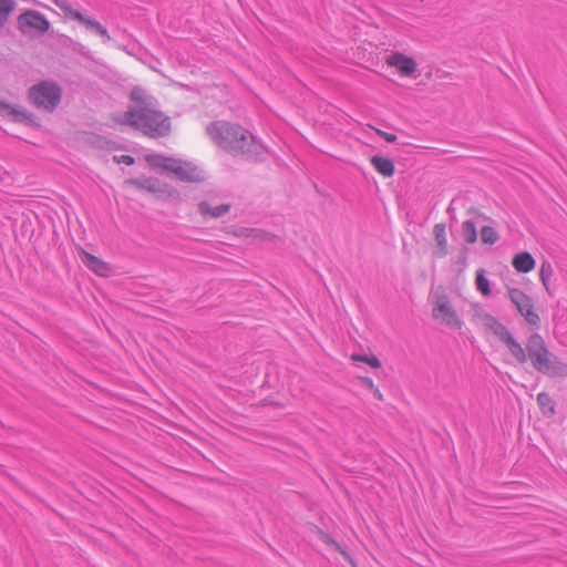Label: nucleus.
<instances>
[{
	"label": "nucleus",
	"instance_id": "f257e3e1",
	"mask_svg": "<svg viewBox=\"0 0 567 567\" xmlns=\"http://www.w3.org/2000/svg\"><path fill=\"white\" fill-rule=\"evenodd\" d=\"M130 101L131 105L125 112L112 116L114 124L133 127L151 138L166 137L172 133L171 117L159 109L156 99L145 89L133 87Z\"/></svg>",
	"mask_w": 567,
	"mask_h": 567
},
{
	"label": "nucleus",
	"instance_id": "f03ea898",
	"mask_svg": "<svg viewBox=\"0 0 567 567\" xmlns=\"http://www.w3.org/2000/svg\"><path fill=\"white\" fill-rule=\"evenodd\" d=\"M484 320L494 329L518 363L523 364L529 361L533 368L542 373H547L554 368L556 357L549 351L544 338L539 333L530 334L525 348H523L493 316L485 313Z\"/></svg>",
	"mask_w": 567,
	"mask_h": 567
},
{
	"label": "nucleus",
	"instance_id": "7ed1b4c3",
	"mask_svg": "<svg viewBox=\"0 0 567 567\" xmlns=\"http://www.w3.org/2000/svg\"><path fill=\"white\" fill-rule=\"evenodd\" d=\"M206 133L216 145L233 155L246 154L254 143V137L247 130L226 121L209 123Z\"/></svg>",
	"mask_w": 567,
	"mask_h": 567
},
{
	"label": "nucleus",
	"instance_id": "20e7f679",
	"mask_svg": "<svg viewBox=\"0 0 567 567\" xmlns=\"http://www.w3.org/2000/svg\"><path fill=\"white\" fill-rule=\"evenodd\" d=\"M384 64L391 73L403 80L415 81L421 76L417 59L403 51H391L384 58Z\"/></svg>",
	"mask_w": 567,
	"mask_h": 567
},
{
	"label": "nucleus",
	"instance_id": "39448f33",
	"mask_svg": "<svg viewBox=\"0 0 567 567\" xmlns=\"http://www.w3.org/2000/svg\"><path fill=\"white\" fill-rule=\"evenodd\" d=\"M431 316L435 322L452 330H461L463 320L453 306L451 299L445 296H436L432 301Z\"/></svg>",
	"mask_w": 567,
	"mask_h": 567
},
{
	"label": "nucleus",
	"instance_id": "423d86ee",
	"mask_svg": "<svg viewBox=\"0 0 567 567\" xmlns=\"http://www.w3.org/2000/svg\"><path fill=\"white\" fill-rule=\"evenodd\" d=\"M29 99L39 109L52 112L61 101V89L51 82H41L29 91Z\"/></svg>",
	"mask_w": 567,
	"mask_h": 567
},
{
	"label": "nucleus",
	"instance_id": "0eeeda50",
	"mask_svg": "<svg viewBox=\"0 0 567 567\" xmlns=\"http://www.w3.org/2000/svg\"><path fill=\"white\" fill-rule=\"evenodd\" d=\"M508 297L525 321L529 326L538 328L540 324V318L534 307L532 298L517 288L508 289Z\"/></svg>",
	"mask_w": 567,
	"mask_h": 567
},
{
	"label": "nucleus",
	"instance_id": "6e6552de",
	"mask_svg": "<svg viewBox=\"0 0 567 567\" xmlns=\"http://www.w3.org/2000/svg\"><path fill=\"white\" fill-rule=\"evenodd\" d=\"M18 29L23 34H44L50 29L49 20L39 11L27 10L18 19Z\"/></svg>",
	"mask_w": 567,
	"mask_h": 567
},
{
	"label": "nucleus",
	"instance_id": "1a4fd4ad",
	"mask_svg": "<svg viewBox=\"0 0 567 567\" xmlns=\"http://www.w3.org/2000/svg\"><path fill=\"white\" fill-rule=\"evenodd\" d=\"M168 172L183 182L193 183L202 179V172L196 165L177 158L173 159L172 165L168 166Z\"/></svg>",
	"mask_w": 567,
	"mask_h": 567
},
{
	"label": "nucleus",
	"instance_id": "9d476101",
	"mask_svg": "<svg viewBox=\"0 0 567 567\" xmlns=\"http://www.w3.org/2000/svg\"><path fill=\"white\" fill-rule=\"evenodd\" d=\"M64 12V14L81 24H83L85 28L95 31L99 33L102 38H104L105 41H110L111 37L107 32V30L96 20L84 17L81 12L71 9L70 7H62L61 8Z\"/></svg>",
	"mask_w": 567,
	"mask_h": 567
},
{
	"label": "nucleus",
	"instance_id": "9b49d317",
	"mask_svg": "<svg viewBox=\"0 0 567 567\" xmlns=\"http://www.w3.org/2000/svg\"><path fill=\"white\" fill-rule=\"evenodd\" d=\"M79 255L82 262L94 274L100 277H109L112 272V267L105 260L94 256L83 248L79 247Z\"/></svg>",
	"mask_w": 567,
	"mask_h": 567
},
{
	"label": "nucleus",
	"instance_id": "f8f14e48",
	"mask_svg": "<svg viewBox=\"0 0 567 567\" xmlns=\"http://www.w3.org/2000/svg\"><path fill=\"white\" fill-rule=\"evenodd\" d=\"M197 207H198V212H199L200 216L204 219L219 218V217L228 214L230 210L229 204H219V205L214 206L207 200H203V202L198 203Z\"/></svg>",
	"mask_w": 567,
	"mask_h": 567
},
{
	"label": "nucleus",
	"instance_id": "ddd939ff",
	"mask_svg": "<svg viewBox=\"0 0 567 567\" xmlns=\"http://www.w3.org/2000/svg\"><path fill=\"white\" fill-rule=\"evenodd\" d=\"M512 266L517 272L528 274L534 270L536 261L528 251H520L513 256Z\"/></svg>",
	"mask_w": 567,
	"mask_h": 567
},
{
	"label": "nucleus",
	"instance_id": "4468645a",
	"mask_svg": "<svg viewBox=\"0 0 567 567\" xmlns=\"http://www.w3.org/2000/svg\"><path fill=\"white\" fill-rule=\"evenodd\" d=\"M433 235L436 244L435 255L440 258L449 254V244L445 225L440 223L433 226Z\"/></svg>",
	"mask_w": 567,
	"mask_h": 567
},
{
	"label": "nucleus",
	"instance_id": "2eb2a0df",
	"mask_svg": "<svg viewBox=\"0 0 567 567\" xmlns=\"http://www.w3.org/2000/svg\"><path fill=\"white\" fill-rule=\"evenodd\" d=\"M375 171L384 177H392L394 175V164L390 158L383 156H373L370 159Z\"/></svg>",
	"mask_w": 567,
	"mask_h": 567
},
{
	"label": "nucleus",
	"instance_id": "dca6fc26",
	"mask_svg": "<svg viewBox=\"0 0 567 567\" xmlns=\"http://www.w3.org/2000/svg\"><path fill=\"white\" fill-rule=\"evenodd\" d=\"M127 183L138 189L146 190L148 193H161L163 187L157 179L144 178V179H130Z\"/></svg>",
	"mask_w": 567,
	"mask_h": 567
},
{
	"label": "nucleus",
	"instance_id": "f3484780",
	"mask_svg": "<svg viewBox=\"0 0 567 567\" xmlns=\"http://www.w3.org/2000/svg\"><path fill=\"white\" fill-rule=\"evenodd\" d=\"M0 116L18 121L24 118L25 113L23 110L17 107L16 105H11L3 101H0Z\"/></svg>",
	"mask_w": 567,
	"mask_h": 567
},
{
	"label": "nucleus",
	"instance_id": "a211bd4d",
	"mask_svg": "<svg viewBox=\"0 0 567 567\" xmlns=\"http://www.w3.org/2000/svg\"><path fill=\"white\" fill-rule=\"evenodd\" d=\"M553 275H554V269H553L550 262L546 261V260L543 261L539 267V279L542 281V285H543L545 291L548 295H551L550 280H551Z\"/></svg>",
	"mask_w": 567,
	"mask_h": 567
},
{
	"label": "nucleus",
	"instance_id": "6ab92c4d",
	"mask_svg": "<svg viewBox=\"0 0 567 567\" xmlns=\"http://www.w3.org/2000/svg\"><path fill=\"white\" fill-rule=\"evenodd\" d=\"M173 157H166L158 154H148L145 156L146 163L153 168H162L168 171V166L172 165Z\"/></svg>",
	"mask_w": 567,
	"mask_h": 567
},
{
	"label": "nucleus",
	"instance_id": "aec40b11",
	"mask_svg": "<svg viewBox=\"0 0 567 567\" xmlns=\"http://www.w3.org/2000/svg\"><path fill=\"white\" fill-rule=\"evenodd\" d=\"M17 8L14 0H0V28L4 27Z\"/></svg>",
	"mask_w": 567,
	"mask_h": 567
},
{
	"label": "nucleus",
	"instance_id": "412c9836",
	"mask_svg": "<svg viewBox=\"0 0 567 567\" xmlns=\"http://www.w3.org/2000/svg\"><path fill=\"white\" fill-rule=\"evenodd\" d=\"M475 285H476V289L480 291V293L482 296L487 297L491 295V284L485 275L484 269L476 270Z\"/></svg>",
	"mask_w": 567,
	"mask_h": 567
},
{
	"label": "nucleus",
	"instance_id": "4be33fe9",
	"mask_svg": "<svg viewBox=\"0 0 567 567\" xmlns=\"http://www.w3.org/2000/svg\"><path fill=\"white\" fill-rule=\"evenodd\" d=\"M243 236L255 241H271L276 236L261 229H244Z\"/></svg>",
	"mask_w": 567,
	"mask_h": 567
},
{
	"label": "nucleus",
	"instance_id": "5701e85b",
	"mask_svg": "<svg viewBox=\"0 0 567 567\" xmlns=\"http://www.w3.org/2000/svg\"><path fill=\"white\" fill-rule=\"evenodd\" d=\"M320 539L334 550L339 551L353 567H355V564L352 561L350 555L347 550H344L333 538H331L328 534H324L323 532L319 530Z\"/></svg>",
	"mask_w": 567,
	"mask_h": 567
},
{
	"label": "nucleus",
	"instance_id": "b1692460",
	"mask_svg": "<svg viewBox=\"0 0 567 567\" xmlns=\"http://www.w3.org/2000/svg\"><path fill=\"white\" fill-rule=\"evenodd\" d=\"M462 235L467 244H474L477 239L475 224L472 220H465L462 224Z\"/></svg>",
	"mask_w": 567,
	"mask_h": 567
},
{
	"label": "nucleus",
	"instance_id": "393cba45",
	"mask_svg": "<svg viewBox=\"0 0 567 567\" xmlns=\"http://www.w3.org/2000/svg\"><path fill=\"white\" fill-rule=\"evenodd\" d=\"M350 360L353 361V362L365 363V364L370 365L373 369L381 368V361L374 354L362 355V354L353 353V354L350 355Z\"/></svg>",
	"mask_w": 567,
	"mask_h": 567
},
{
	"label": "nucleus",
	"instance_id": "a878e982",
	"mask_svg": "<svg viewBox=\"0 0 567 567\" xmlns=\"http://www.w3.org/2000/svg\"><path fill=\"white\" fill-rule=\"evenodd\" d=\"M481 240L486 245H493L498 240V234L493 227L484 226L481 229Z\"/></svg>",
	"mask_w": 567,
	"mask_h": 567
},
{
	"label": "nucleus",
	"instance_id": "bb28decb",
	"mask_svg": "<svg viewBox=\"0 0 567 567\" xmlns=\"http://www.w3.org/2000/svg\"><path fill=\"white\" fill-rule=\"evenodd\" d=\"M359 381L360 383L365 386L367 389H369L370 391H372V393L374 394V396L379 400V401H384V396L382 394V392L380 391V389L375 385L374 381L369 378V377H360L359 378Z\"/></svg>",
	"mask_w": 567,
	"mask_h": 567
},
{
	"label": "nucleus",
	"instance_id": "cd10ccee",
	"mask_svg": "<svg viewBox=\"0 0 567 567\" xmlns=\"http://www.w3.org/2000/svg\"><path fill=\"white\" fill-rule=\"evenodd\" d=\"M537 403L543 410H548L549 412H554V403L551 398L547 393H539L537 395Z\"/></svg>",
	"mask_w": 567,
	"mask_h": 567
},
{
	"label": "nucleus",
	"instance_id": "c85d7f7f",
	"mask_svg": "<svg viewBox=\"0 0 567 567\" xmlns=\"http://www.w3.org/2000/svg\"><path fill=\"white\" fill-rule=\"evenodd\" d=\"M375 132L378 133V135L383 137L389 143H394L396 141V135H394V134H391V133H388V132H384V131H381L378 128L375 130Z\"/></svg>",
	"mask_w": 567,
	"mask_h": 567
},
{
	"label": "nucleus",
	"instance_id": "c756f323",
	"mask_svg": "<svg viewBox=\"0 0 567 567\" xmlns=\"http://www.w3.org/2000/svg\"><path fill=\"white\" fill-rule=\"evenodd\" d=\"M115 162L121 164H126V165H133L134 164V158L130 155H121V156H115L114 157Z\"/></svg>",
	"mask_w": 567,
	"mask_h": 567
}]
</instances>
